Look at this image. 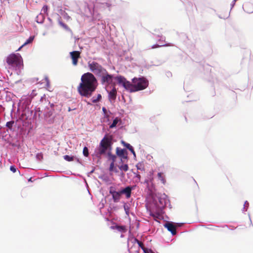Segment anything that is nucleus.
Returning a JSON list of instances; mask_svg holds the SVG:
<instances>
[{
  "instance_id": "obj_3",
  "label": "nucleus",
  "mask_w": 253,
  "mask_h": 253,
  "mask_svg": "<svg viewBox=\"0 0 253 253\" xmlns=\"http://www.w3.org/2000/svg\"><path fill=\"white\" fill-rule=\"evenodd\" d=\"M112 144V138L105 135L99 143L96 151V156L99 157L108 152L111 151Z\"/></svg>"
},
{
  "instance_id": "obj_12",
  "label": "nucleus",
  "mask_w": 253,
  "mask_h": 253,
  "mask_svg": "<svg viewBox=\"0 0 253 253\" xmlns=\"http://www.w3.org/2000/svg\"><path fill=\"white\" fill-rule=\"evenodd\" d=\"M134 189L133 187L127 186L125 188L122 189L120 190V193L124 194L126 198L128 199L131 197V191Z\"/></svg>"
},
{
  "instance_id": "obj_5",
  "label": "nucleus",
  "mask_w": 253,
  "mask_h": 253,
  "mask_svg": "<svg viewBox=\"0 0 253 253\" xmlns=\"http://www.w3.org/2000/svg\"><path fill=\"white\" fill-rule=\"evenodd\" d=\"M88 67L92 73L98 76L101 75L106 70L100 64L94 61H89L88 62Z\"/></svg>"
},
{
  "instance_id": "obj_10",
  "label": "nucleus",
  "mask_w": 253,
  "mask_h": 253,
  "mask_svg": "<svg viewBox=\"0 0 253 253\" xmlns=\"http://www.w3.org/2000/svg\"><path fill=\"white\" fill-rule=\"evenodd\" d=\"M72 60V64L76 66L78 63V59L80 57V52L78 51H74L70 53Z\"/></svg>"
},
{
  "instance_id": "obj_29",
  "label": "nucleus",
  "mask_w": 253,
  "mask_h": 253,
  "mask_svg": "<svg viewBox=\"0 0 253 253\" xmlns=\"http://www.w3.org/2000/svg\"><path fill=\"white\" fill-rule=\"evenodd\" d=\"M59 24L64 29H65L66 30H68L69 29L68 26L66 24H64V23H63L62 22H59Z\"/></svg>"
},
{
  "instance_id": "obj_34",
  "label": "nucleus",
  "mask_w": 253,
  "mask_h": 253,
  "mask_svg": "<svg viewBox=\"0 0 253 253\" xmlns=\"http://www.w3.org/2000/svg\"><path fill=\"white\" fill-rule=\"evenodd\" d=\"M44 80L46 82L47 86H48L49 84V80L48 78L47 77H45Z\"/></svg>"
},
{
  "instance_id": "obj_40",
  "label": "nucleus",
  "mask_w": 253,
  "mask_h": 253,
  "mask_svg": "<svg viewBox=\"0 0 253 253\" xmlns=\"http://www.w3.org/2000/svg\"><path fill=\"white\" fill-rule=\"evenodd\" d=\"M71 110L70 108H69L68 111H70Z\"/></svg>"
},
{
  "instance_id": "obj_31",
  "label": "nucleus",
  "mask_w": 253,
  "mask_h": 253,
  "mask_svg": "<svg viewBox=\"0 0 253 253\" xmlns=\"http://www.w3.org/2000/svg\"><path fill=\"white\" fill-rule=\"evenodd\" d=\"M10 169L11 171H12L13 173L15 172L17 170L16 168L14 166H11L10 167Z\"/></svg>"
},
{
  "instance_id": "obj_16",
  "label": "nucleus",
  "mask_w": 253,
  "mask_h": 253,
  "mask_svg": "<svg viewBox=\"0 0 253 253\" xmlns=\"http://www.w3.org/2000/svg\"><path fill=\"white\" fill-rule=\"evenodd\" d=\"M121 143L124 146L127 148L129 151H130L134 157H136V154L133 150V148L129 143H127L124 141H122Z\"/></svg>"
},
{
  "instance_id": "obj_2",
  "label": "nucleus",
  "mask_w": 253,
  "mask_h": 253,
  "mask_svg": "<svg viewBox=\"0 0 253 253\" xmlns=\"http://www.w3.org/2000/svg\"><path fill=\"white\" fill-rule=\"evenodd\" d=\"M6 63L9 69L17 70L23 66V60L19 54H11L6 58Z\"/></svg>"
},
{
  "instance_id": "obj_32",
  "label": "nucleus",
  "mask_w": 253,
  "mask_h": 253,
  "mask_svg": "<svg viewBox=\"0 0 253 253\" xmlns=\"http://www.w3.org/2000/svg\"><path fill=\"white\" fill-rule=\"evenodd\" d=\"M48 6L47 5H44L42 7V10L43 12L46 13L48 10Z\"/></svg>"
},
{
  "instance_id": "obj_33",
  "label": "nucleus",
  "mask_w": 253,
  "mask_h": 253,
  "mask_svg": "<svg viewBox=\"0 0 253 253\" xmlns=\"http://www.w3.org/2000/svg\"><path fill=\"white\" fill-rule=\"evenodd\" d=\"M162 45H159V44H154L153 45H152L150 48L151 49H153V48H158L159 47H160Z\"/></svg>"
},
{
  "instance_id": "obj_4",
  "label": "nucleus",
  "mask_w": 253,
  "mask_h": 253,
  "mask_svg": "<svg viewBox=\"0 0 253 253\" xmlns=\"http://www.w3.org/2000/svg\"><path fill=\"white\" fill-rule=\"evenodd\" d=\"M135 91L143 90L146 88L148 85V81L144 78H134L132 80Z\"/></svg>"
},
{
  "instance_id": "obj_1",
  "label": "nucleus",
  "mask_w": 253,
  "mask_h": 253,
  "mask_svg": "<svg viewBox=\"0 0 253 253\" xmlns=\"http://www.w3.org/2000/svg\"><path fill=\"white\" fill-rule=\"evenodd\" d=\"M97 85V80L93 74L87 72L81 76L77 91L81 96L89 98L96 90Z\"/></svg>"
},
{
  "instance_id": "obj_27",
  "label": "nucleus",
  "mask_w": 253,
  "mask_h": 253,
  "mask_svg": "<svg viewBox=\"0 0 253 253\" xmlns=\"http://www.w3.org/2000/svg\"><path fill=\"white\" fill-rule=\"evenodd\" d=\"M34 39V36H31L27 41L26 42L24 43V45H26L29 43H31Z\"/></svg>"
},
{
  "instance_id": "obj_26",
  "label": "nucleus",
  "mask_w": 253,
  "mask_h": 253,
  "mask_svg": "<svg viewBox=\"0 0 253 253\" xmlns=\"http://www.w3.org/2000/svg\"><path fill=\"white\" fill-rule=\"evenodd\" d=\"M102 96L100 94H98L96 99L92 98V102L94 103L98 102L101 98Z\"/></svg>"
},
{
  "instance_id": "obj_37",
  "label": "nucleus",
  "mask_w": 253,
  "mask_h": 253,
  "mask_svg": "<svg viewBox=\"0 0 253 253\" xmlns=\"http://www.w3.org/2000/svg\"><path fill=\"white\" fill-rule=\"evenodd\" d=\"M24 45H24V44H23L22 46H21L19 48V49H18L17 50H18H18H20V49H21V48H22Z\"/></svg>"
},
{
  "instance_id": "obj_14",
  "label": "nucleus",
  "mask_w": 253,
  "mask_h": 253,
  "mask_svg": "<svg viewBox=\"0 0 253 253\" xmlns=\"http://www.w3.org/2000/svg\"><path fill=\"white\" fill-rule=\"evenodd\" d=\"M117 96V90L115 87H113L112 89L109 92V98L110 100H115Z\"/></svg>"
},
{
  "instance_id": "obj_20",
  "label": "nucleus",
  "mask_w": 253,
  "mask_h": 253,
  "mask_svg": "<svg viewBox=\"0 0 253 253\" xmlns=\"http://www.w3.org/2000/svg\"><path fill=\"white\" fill-rule=\"evenodd\" d=\"M107 154H108L109 159L111 160L112 161V162H113V163H114V162H115L116 159V156L114 155H112L111 154V151L108 152Z\"/></svg>"
},
{
  "instance_id": "obj_8",
  "label": "nucleus",
  "mask_w": 253,
  "mask_h": 253,
  "mask_svg": "<svg viewBox=\"0 0 253 253\" xmlns=\"http://www.w3.org/2000/svg\"><path fill=\"white\" fill-rule=\"evenodd\" d=\"M100 76L101 77V82L102 84H107L108 85L112 84L113 76L109 74L106 70H105V72H103Z\"/></svg>"
},
{
  "instance_id": "obj_22",
  "label": "nucleus",
  "mask_w": 253,
  "mask_h": 253,
  "mask_svg": "<svg viewBox=\"0 0 253 253\" xmlns=\"http://www.w3.org/2000/svg\"><path fill=\"white\" fill-rule=\"evenodd\" d=\"M119 122V119L116 118L113 121L112 124L110 126V128H112L115 127Z\"/></svg>"
},
{
  "instance_id": "obj_7",
  "label": "nucleus",
  "mask_w": 253,
  "mask_h": 253,
  "mask_svg": "<svg viewBox=\"0 0 253 253\" xmlns=\"http://www.w3.org/2000/svg\"><path fill=\"white\" fill-rule=\"evenodd\" d=\"M137 239L136 238L132 239L128 243V250L129 253H138L139 247L136 244Z\"/></svg>"
},
{
  "instance_id": "obj_23",
  "label": "nucleus",
  "mask_w": 253,
  "mask_h": 253,
  "mask_svg": "<svg viewBox=\"0 0 253 253\" xmlns=\"http://www.w3.org/2000/svg\"><path fill=\"white\" fill-rule=\"evenodd\" d=\"M14 124V122L13 121H9L6 123V126L10 129H11Z\"/></svg>"
},
{
  "instance_id": "obj_24",
  "label": "nucleus",
  "mask_w": 253,
  "mask_h": 253,
  "mask_svg": "<svg viewBox=\"0 0 253 253\" xmlns=\"http://www.w3.org/2000/svg\"><path fill=\"white\" fill-rule=\"evenodd\" d=\"M136 167L137 169H139V170H144V166L142 163H138L136 165Z\"/></svg>"
},
{
  "instance_id": "obj_9",
  "label": "nucleus",
  "mask_w": 253,
  "mask_h": 253,
  "mask_svg": "<svg viewBox=\"0 0 253 253\" xmlns=\"http://www.w3.org/2000/svg\"><path fill=\"white\" fill-rule=\"evenodd\" d=\"M110 194L112 196V198L114 202L117 203L119 202L121 198V194L120 191H116L115 188L111 187L109 190Z\"/></svg>"
},
{
  "instance_id": "obj_30",
  "label": "nucleus",
  "mask_w": 253,
  "mask_h": 253,
  "mask_svg": "<svg viewBox=\"0 0 253 253\" xmlns=\"http://www.w3.org/2000/svg\"><path fill=\"white\" fill-rule=\"evenodd\" d=\"M109 170L110 171L114 170V163H113V162H112L110 164V167H109Z\"/></svg>"
},
{
  "instance_id": "obj_41",
  "label": "nucleus",
  "mask_w": 253,
  "mask_h": 253,
  "mask_svg": "<svg viewBox=\"0 0 253 253\" xmlns=\"http://www.w3.org/2000/svg\"><path fill=\"white\" fill-rule=\"evenodd\" d=\"M144 252L145 253H147V250H145V251H144Z\"/></svg>"
},
{
  "instance_id": "obj_19",
  "label": "nucleus",
  "mask_w": 253,
  "mask_h": 253,
  "mask_svg": "<svg viewBox=\"0 0 253 253\" xmlns=\"http://www.w3.org/2000/svg\"><path fill=\"white\" fill-rule=\"evenodd\" d=\"M121 170L126 171L128 170V166L127 164H124L119 167Z\"/></svg>"
},
{
  "instance_id": "obj_28",
  "label": "nucleus",
  "mask_w": 253,
  "mask_h": 253,
  "mask_svg": "<svg viewBox=\"0 0 253 253\" xmlns=\"http://www.w3.org/2000/svg\"><path fill=\"white\" fill-rule=\"evenodd\" d=\"M83 154L85 157H88L89 155L88 148L86 147H84L83 149Z\"/></svg>"
},
{
  "instance_id": "obj_35",
  "label": "nucleus",
  "mask_w": 253,
  "mask_h": 253,
  "mask_svg": "<svg viewBox=\"0 0 253 253\" xmlns=\"http://www.w3.org/2000/svg\"><path fill=\"white\" fill-rule=\"evenodd\" d=\"M102 111H103V112H104V114H106L107 113V110H106V109L105 107H103L102 108Z\"/></svg>"
},
{
  "instance_id": "obj_18",
  "label": "nucleus",
  "mask_w": 253,
  "mask_h": 253,
  "mask_svg": "<svg viewBox=\"0 0 253 253\" xmlns=\"http://www.w3.org/2000/svg\"><path fill=\"white\" fill-rule=\"evenodd\" d=\"M39 94H40V88H38L37 89H35L32 90L30 96L32 98H33V97L36 96Z\"/></svg>"
},
{
  "instance_id": "obj_38",
  "label": "nucleus",
  "mask_w": 253,
  "mask_h": 253,
  "mask_svg": "<svg viewBox=\"0 0 253 253\" xmlns=\"http://www.w3.org/2000/svg\"><path fill=\"white\" fill-rule=\"evenodd\" d=\"M29 181H32V177H30L29 179H28Z\"/></svg>"
},
{
  "instance_id": "obj_11",
  "label": "nucleus",
  "mask_w": 253,
  "mask_h": 253,
  "mask_svg": "<svg viewBox=\"0 0 253 253\" xmlns=\"http://www.w3.org/2000/svg\"><path fill=\"white\" fill-rule=\"evenodd\" d=\"M116 154L117 155L121 158V161H123V159L127 160V153L126 149H120L119 147L116 148Z\"/></svg>"
},
{
  "instance_id": "obj_36",
  "label": "nucleus",
  "mask_w": 253,
  "mask_h": 253,
  "mask_svg": "<svg viewBox=\"0 0 253 253\" xmlns=\"http://www.w3.org/2000/svg\"><path fill=\"white\" fill-rule=\"evenodd\" d=\"M136 177L138 178V179L139 180H140L141 176H140V174H137V175H136Z\"/></svg>"
},
{
  "instance_id": "obj_6",
  "label": "nucleus",
  "mask_w": 253,
  "mask_h": 253,
  "mask_svg": "<svg viewBox=\"0 0 253 253\" xmlns=\"http://www.w3.org/2000/svg\"><path fill=\"white\" fill-rule=\"evenodd\" d=\"M115 79L119 84H122L126 89L129 90L130 92H135L133 84L126 81L124 77L120 76L115 77Z\"/></svg>"
},
{
  "instance_id": "obj_39",
  "label": "nucleus",
  "mask_w": 253,
  "mask_h": 253,
  "mask_svg": "<svg viewBox=\"0 0 253 253\" xmlns=\"http://www.w3.org/2000/svg\"><path fill=\"white\" fill-rule=\"evenodd\" d=\"M237 0H233L234 4H235V3L236 2V1Z\"/></svg>"
},
{
  "instance_id": "obj_25",
  "label": "nucleus",
  "mask_w": 253,
  "mask_h": 253,
  "mask_svg": "<svg viewBox=\"0 0 253 253\" xmlns=\"http://www.w3.org/2000/svg\"><path fill=\"white\" fill-rule=\"evenodd\" d=\"M64 159L68 162H71L74 160V157L70 156L69 155L64 156Z\"/></svg>"
},
{
  "instance_id": "obj_15",
  "label": "nucleus",
  "mask_w": 253,
  "mask_h": 253,
  "mask_svg": "<svg viewBox=\"0 0 253 253\" xmlns=\"http://www.w3.org/2000/svg\"><path fill=\"white\" fill-rule=\"evenodd\" d=\"M110 228L112 229H116L118 231L122 233H125L126 231V229L125 226L115 225L112 226Z\"/></svg>"
},
{
  "instance_id": "obj_17",
  "label": "nucleus",
  "mask_w": 253,
  "mask_h": 253,
  "mask_svg": "<svg viewBox=\"0 0 253 253\" xmlns=\"http://www.w3.org/2000/svg\"><path fill=\"white\" fill-rule=\"evenodd\" d=\"M158 177L159 180L161 181V182L165 184L166 182V180L165 179V176L162 172H159L158 173Z\"/></svg>"
},
{
  "instance_id": "obj_21",
  "label": "nucleus",
  "mask_w": 253,
  "mask_h": 253,
  "mask_svg": "<svg viewBox=\"0 0 253 253\" xmlns=\"http://www.w3.org/2000/svg\"><path fill=\"white\" fill-rule=\"evenodd\" d=\"M138 244V247H139V248H141L143 251H145V250H147V249L146 248H145L143 243L141 241H139V240H137V242H136V244Z\"/></svg>"
},
{
  "instance_id": "obj_13",
  "label": "nucleus",
  "mask_w": 253,
  "mask_h": 253,
  "mask_svg": "<svg viewBox=\"0 0 253 253\" xmlns=\"http://www.w3.org/2000/svg\"><path fill=\"white\" fill-rule=\"evenodd\" d=\"M164 226L172 235L176 234V226L172 222H168L165 224Z\"/></svg>"
}]
</instances>
